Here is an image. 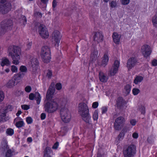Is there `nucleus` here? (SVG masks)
Masks as SVG:
<instances>
[{"label":"nucleus","instance_id":"nucleus-1","mask_svg":"<svg viewBox=\"0 0 157 157\" xmlns=\"http://www.w3.org/2000/svg\"><path fill=\"white\" fill-rule=\"evenodd\" d=\"M8 52L9 56H11L13 64L17 65L19 63L21 55V49L18 47L11 45L8 48Z\"/></svg>","mask_w":157,"mask_h":157},{"label":"nucleus","instance_id":"nucleus-2","mask_svg":"<svg viewBox=\"0 0 157 157\" xmlns=\"http://www.w3.org/2000/svg\"><path fill=\"white\" fill-rule=\"evenodd\" d=\"M54 86L50 88V113L56 111L58 108L57 98L55 97L56 93Z\"/></svg>","mask_w":157,"mask_h":157},{"label":"nucleus","instance_id":"nucleus-3","mask_svg":"<svg viewBox=\"0 0 157 157\" xmlns=\"http://www.w3.org/2000/svg\"><path fill=\"white\" fill-rule=\"evenodd\" d=\"M61 36L57 30H55L52 33L51 40V44L53 46L58 47L61 40Z\"/></svg>","mask_w":157,"mask_h":157},{"label":"nucleus","instance_id":"nucleus-4","mask_svg":"<svg viewBox=\"0 0 157 157\" xmlns=\"http://www.w3.org/2000/svg\"><path fill=\"white\" fill-rule=\"evenodd\" d=\"M13 27V22L8 20L6 22L2 21L0 23V36L4 34L7 30H11Z\"/></svg>","mask_w":157,"mask_h":157},{"label":"nucleus","instance_id":"nucleus-5","mask_svg":"<svg viewBox=\"0 0 157 157\" xmlns=\"http://www.w3.org/2000/svg\"><path fill=\"white\" fill-rule=\"evenodd\" d=\"M60 114L62 120L65 123H68L71 120V113L68 109L63 107L61 109Z\"/></svg>","mask_w":157,"mask_h":157},{"label":"nucleus","instance_id":"nucleus-6","mask_svg":"<svg viewBox=\"0 0 157 157\" xmlns=\"http://www.w3.org/2000/svg\"><path fill=\"white\" fill-rule=\"evenodd\" d=\"M136 152V147L134 145H131L125 149L123 151L124 157H132Z\"/></svg>","mask_w":157,"mask_h":157},{"label":"nucleus","instance_id":"nucleus-7","mask_svg":"<svg viewBox=\"0 0 157 157\" xmlns=\"http://www.w3.org/2000/svg\"><path fill=\"white\" fill-rule=\"evenodd\" d=\"M49 48L48 46H44L42 47L41 56L43 60L45 63H48L49 61Z\"/></svg>","mask_w":157,"mask_h":157},{"label":"nucleus","instance_id":"nucleus-8","mask_svg":"<svg viewBox=\"0 0 157 157\" xmlns=\"http://www.w3.org/2000/svg\"><path fill=\"white\" fill-rule=\"evenodd\" d=\"M125 122L124 118L120 117L116 118L114 124V128L117 130H120L123 126Z\"/></svg>","mask_w":157,"mask_h":157},{"label":"nucleus","instance_id":"nucleus-9","mask_svg":"<svg viewBox=\"0 0 157 157\" xmlns=\"http://www.w3.org/2000/svg\"><path fill=\"white\" fill-rule=\"evenodd\" d=\"M38 33L43 38H47L49 36V33L45 26L41 24L38 28Z\"/></svg>","mask_w":157,"mask_h":157},{"label":"nucleus","instance_id":"nucleus-10","mask_svg":"<svg viewBox=\"0 0 157 157\" xmlns=\"http://www.w3.org/2000/svg\"><path fill=\"white\" fill-rule=\"evenodd\" d=\"M78 111L80 115H82L89 113V109L87 105L84 103H80L78 105Z\"/></svg>","mask_w":157,"mask_h":157},{"label":"nucleus","instance_id":"nucleus-11","mask_svg":"<svg viewBox=\"0 0 157 157\" xmlns=\"http://www.w3.org/2000/svg\"><path fill=\"white\" fill-rule=\"evenodd\" d=\"M11 4L8 2L2 4L0 6V12L2 14L7 13L11 10Z\"/></svg>","mask_w":157,"mask_h":157},{"label":"nucleus","instance_id":"nucleus-12","mask_svg":"<svg viewBox=\"0 0 157 157\" xmlns=\"http://www.w3.org/2000/svg\"><path fill=\"white\" fill-rule=\"evenodd\" d=\"M141 51L145 57H147L151 54V50L150 46L145 44L142 47Z\"/></svg>","mask_w":157,"mask_h":157},{"label":"nucleus","instance_id":"nucleus-13","mask_svg":"<svg viewBox=\"0 0 157 157\" xmlns=\"http://www.w3.org/2000/svg\"><path fill=\"white\" fill-rule=\"evenodd\" d=\"M119 65V61L117 60H116L114 62L113 65L109 71V75L111 76L115 75L117 72Z\"/></svg>","mask_w":157,"mask_h":157},{"label":"nucleus","instance_id":"nucleus-14","mask_svg":"<svg viewBox=\"0 0 157 157\" xmlns=\"http://www.w3.org/2000/svg\"><path fill=\"white\" fill-rule=\"evenodd\" d=\"M137 63V60L136 58L132 57L129 58L127 63V67L128 70H130L134 67Z\"/></svg>","mask_w":157,"mask_h":157},{"label":"nucleus","instance_id":"nucleus-15","mask_svg":"<svg viewBox=\"0 0 157 157\" xmlns=\"http://www.w3.org/2000/svg\"><path fill=\"white\" fill-rule=\"evenodd\" d=\"M16 127L20 128L25 126V123L23 119L20 117H17L15 118L13 121Z\"/></svg>","mask_w":157,"mask_h":157},{"label":"nucleus","instance_id":"nucleus-16","mask_svg":"<svg viewBox=\"0 0 157 157\" xmlns=\"http://www.w3.org/2000/svg\"><path fill=\"white\" fill-rule=\"evenodd\" d=\"M17 80V77L16 76L14 77L10 80H9L6 84V86L8 88H12L14 87L16 84V81Z\"/></svg>","mask_w":157,"mask_h":157},{"label":"nucleus","instance_id":"nucleus-17","mask_svg":"<svg viewBox=\"0 0 157 157\" xmlns=\"http://www.w3.org/2000/svg\"><path fill=\"white\" fill-rule=\"evenodd\" d=\"M31 65L33 71L35 72L37 69L38 66V62L36 58H33L31 60Z\"/></svg>","mask_w":157,"mask_h":157},{"label":"nucleus","instance_id":"nucleus-18","mask_svg":"<svg viewBox=\"0 0 157 157\" xmlns=\"http://www.w3.org/2000/svg\"><path fill=\"white\" fill-rule=\"evenodd\" d=\"M117 107L120 109L125 108L126 107V103L122 98L119 97L117 100Z\"/></svg>","mask_w":157,"mask_h":157},{"label":"nucleus","instance_id":"nucleus-19","mask_svg":"<svg viewBox=\"0 0 157 157\" xmlns=\"http://www.w3.org/2000/svg\"><path fill=\"white\" fill-rule=\"evenodd\" d=\"M103 36L101 32H97L95 33L94 36V41L98 43L102 42L103 40Z\"/></svg>","mask_w":157,"mask_h":157},{"label":"nucleus","instance_id":"nucleus-20","mask_svg":"<svg viewBox=\"0 0 157 157\" xmlns=\"http://www.w3.org/2000/svg\"><path fill=\"white\" fill-rule=\"evenodd\" d=\"M81 116L82 117V119L86 123L88 124H91V117L89 113L81 115Z\"/></svg>","mask_w":157,"mask_h":157},{"label":"nucleus","instance_id":"nucleus-21","mask_svg":"<svg viewBox=\"0 0 157 157\" xmlns=\"http://www.w3.org/2000/svg\"><path fill=\"white\" fill-rule=\"evenodd\" d=\"M49 88L48 90L46 96V99L44 101V108L45 111L48 112L49 111V94L48 91Z\"/></svg>","mask_w":157,"mask_h":157},{"label":"nucleus","instance_id":"nucleus-22","mask_svg":"<svg viewBox=\"0 0 157 157\" xmlns=\"http://www.w3.org/2000/svg\"><path fill=\"white\" fill-rule=\"evenodd\" d=\"M112 37L113 41L116 44H118L120 43V39L121 37V35L117 33H114L112 35Z\"/></svg>","mask_w":157,"mask_h":157},{"label":"nucleus","instance_id":"nucleus-23","mask_svg":"<svg viewBox=\"0 0 157 157\" xmlns=\"http://www.w3.org/2000/svg\"><path fill=\"white\" fill-rule=\"evenodd\" d=\"M98 52L96 50H94L91 53L90 60L91 62L93 63L97 59Z\"/></svg>","mask_w":157,"mask_h":157},{"label":"nucleus","instance_id":"nucleus-24","mask_svg":"<svg viewBox=\"0 0 157 157\" xmlns=\"http://www.w3.org/2000/svg\"><path fill=\"white\" fill-rule=\"evenodd\" d=\"M99 77L100 81L103 82H106L108 79V77L102 72H99Z\"/></svg>","mask_w":157,"mask_h":157},{"label":"nucleus","instance_id":"nucleus-25","mask_svg":"<svg viewBox=\"0 0 157 157\" xmlns=\"http://www.w3.org/2000/svg\"><path fill=\"white\" fill-rule=\"evenodd\" d=\"M0 64L1 65L2 67L5 66H8L10 65V62L7 58H3L1 59Z\"/></svg>","mask_w":157,"mask_h":157},{"label":"nucleus","instance_id":"nucleus-26","mask_svg":"<svg viewBox=\"0 0 157 157\" xmlns=\"http://www.w3.org/2000/svg\"><path fill=\"white\" fill-rule=\"evenodd\" d=\"M6 111L4 109L0 110V122L6 121L7 119H6Z\"/></svg>","mask_w":157,"mask_h":157},{"label":"nucleus","instance_id":"nucleus-27","mask_svg":"<svg viewBox=\"0 0 157 157\" xmlns=\"http://www.w3.org/2000/svg\"><path fill=\"white\" fill-rule=\"evenodd\" d=\"M109 61V57L107 54H105L102 58L101 65L104 67L108 63Z\"/></svg>","mask_w":157,"mask_h":157},{"label":"nucleus","instance_id":"nucleus-28","mask_svg":"<svg viewBox=\"0 0 157 157\" xmlns=\"http://www.w3.org/2000/svg\"><path fill=\"white\" fill-rule=\"evenodd\" d=\"M143 79V78L142 76H136L134 78V83L135 84H139L142 82Z\"/></svg>","mask_w":157,"mask_h":157},{"label":"nucleus","instance_id":"nucleus-29","mask_svg":"<svg viewBox=\"0 0 157 157\" xmlns=\"http://www.w3.org/2000/svg\"><path fill=\"white\" fill-rule=\"evenodd\" d=\"M5 149L7 150V152L6 153V157H10L12 155V152L10 149H8V146L6 143V145L4 147L3 149L4 150H5Z\"/></svg>","mask_w":157,"mask_h":157},{"label":"nucleus","instance_id":"nucleus-30","mask_svg":"<svg viewBox=\"0 0 157 157\" xmlns=\"http://www.w3.org/2000/svg\"><path fill=\"white\" fill-rule=\"evenodd\" d=\"M19 22L21 25H23L24 26H25L27 22V19L26 17L24 16H21L19 19Z\"/></svg>","mask_w":157,"mask_h":157},{"label":"nucleus","instance_id":"nucleus-31","mask_svg":"<svg viewBox=\"0 0 157 157\" xmlns=\"http://www.w3.org/2000/svg\"><path fill=\"white\" fill-rule=\"evenodd\" d=\"M61 99H62V105H66L69 101V99L68 98V97L66 96H64Z\"/></svg>","mask_w":157,"mask_h":157},{"label":"nucleus","instance_id":"nucleus-32","mask_svg":"<svg viewBox=\"0 0 157 157\" xmlns=\"http://www.w3.org/2000/svg\"><path fill=\"white\" fill-rule=\"evenodd\" d=\"M25 74V73L20 72L14 76H16L17 77V79H21L24 77Z\"/></svg>","mask_w":157,"mask_h":157},{"label":"nucleus","instance_id":"nucleus-33","mask_svg":"<svg viewBox=\"0 0 157 157\" xmlns=\"http://www.w3.org/2000/svg\"><path fill=\"white\" fill-rule=\"evenodd\" d=\"M36 98L35 99L36 100V103L38 105L40 104L41 101V96L40 94L38 92H36Z\"/></svg>","mask_w":157,"mask_h":157},{"label":"nucleus","instance_id":"nucleus-34","mask_svg":"<svg viewBox=\"0 0 157 157\" xmlns=\"http://www.w3.org/2000/svg\"><path fill=\"white\" fill-rule=\"evenodd\" d=\"M109 5L110 7L112 8H116L117 6L116 2L113 0L109 2Z\"/></svg>","mask_w":157,"mask_h":157},{"label":"nucleus","instance_id":"nucleus-35","mask_svg":"<svg viewBox=\"0 0 157 157\" xmlns=\"http://www.w3.org/2000/svg\"><path fill=\"white\" fill-rule=\"evenodd\" d=\"M14 130L11 128H8L6 129V134L10 136H12L14 134Z\"/></svg>","mask_w":157,"mask_h":157},{"label":"nucleus","instance_id":"nucleus-36","mask_svg":"<svg viewBox=\"0 0 157 157\" xmlns=\"http://www.w3.org/2000/svg\"><path fill=\"white\" fill-rule=\"evenodd\" d=\"M67 131V128L66 127H64L61 128L60 132V135L61 136H64L66 133Z\"/></svg>","mask_w":157,"mask_h":157},{"label":"nucleus","instance_id":"nucleus-37","mask_svg":"<svg viewBox=\"0 0 157 157\" xmlns=\"http://www.w3.org/2000/svg\"><path fill=\"white\" fill-rule=\"evenodd\" d=\"M152 22L154 25L157 24V13H156L152 18Z\"/></svg>","mask_w":157,"mask_h":157},{"label":"nucleus","instance_id":"nucleus-38","mask_svg":"<svg viewBox=\"0 0 157 157\" xmlns=\"http://www.w3.org/2000/svg\"><path fill=\"white\" fill-rule=\"evenodd\" d=\"M98 112L97 111H95L93 115V118L94 120L97 121L98 118Z\"/></svg>","mask_w":157,"mask_h":157},{"label":"nucleus","instance_id":"nucleus-39","mask_svg":"<svg viewBox=\"0 0 157 157\" xmlns=\"http://www.w3.org/2000/svg\"><path fill=\"white\" fill-rule=\"evenodd\" d=\"M131 86L128 84H127L125 86L124 89L125 90L126 93L128 94L129 93L131 89Z\"/></svg>","mask_w":157,"mask_h":157},{"label":"nucleus","instance_id":"nucleus-40","mask_svg":"<svg viewBox=\"0 0 157 157\" xmlns=\"http://www.w3.org/2000/svg\"><path fill=\"white\" fill-rule=\"evenodd\" d=\"M20 72H23L25 73L27 71V68L26 67L24 66H21L20 67Z\"/></svg>","mask_w":157,"mask_h":157},{"label":"nucleus","instance_id":"nucleus-41","mask_svg":"<svg viewBox=\"0 0 157 157\" xmlns=\"http://www.w3.org/2000/svg\"><path fill=\"white\" fill-rule=\"evenodd\" d=\"M29 98L30 100H33L35 98H36V93L35 94L31 93L29 95Z\"/></svg>","mask_w":157,"mask_h":157},{"label":"nucleus","instance_id":"nucleus-42","mask_svg":"<svg viewBox=\"0 0 157 157\" xmlns=\"http://www.w3.org/2000/svg\"><path fill=\"white\" fill-rule=\"evenodd\" d=\"M56 88L58 90H61L62 87V84L60 83H57L56 85Z\"/></svg>","mask_w":157,"mask_h":157},{"label":"nucleus","instance_id":"nucleus-43","mask_svg":"<svg viewBox=\"0 0 157 157\" xmlns=\"http://www.w3.org/2000/svg\"><path fill=\"white\" fill-rule=\"evenodd\" d=\"M49 148L46 147L44 152V157H49L48 152Z\"/></svg>","mask_w":157,"mask_h":157},{"label":"nucleus","instance_id":"nucleus-44","mask_svg":"<svg viewBox=\"0 0 157 157\" xmlns=\"http://www.w3.org/2000/svg\"><path fill=\"white\" fill-rule=\"evenodd\" d=\"M34 16L36 17H41L42 16V14L37 11H34Z\"/></svg>","mask_w":157,"mask_h":157},{"label":"nucleus","instance_id":"nucleus-45","mask_svg":"<svg viewBox=\"0 0 157 157\" xmlns=\"http://www.w3.org/2000/svg\"><path fill=\"white\" fill-rule=\"evenodd\" d=\"M17 68L14 65H12L11 67V70L13 73H16L17 71Z\"/></svg>","mask_w":157,"mask_h":157},{"label":"nucleus","instance_id":"nucleus-46","mask_svg":"<svg viewBox=\"0 0 157 157\" xmlns=\"http://www.w3.org/2000/svg\"><path fill=\"white\" fill-rule=\"evenodd\" d=\"M132 91L133 94L135 95L138 94L140 92V90L137 88H134Z\"/></svg>","mask_w":157,"mask_h":157},{"label":"nucleus","instance_id":"nucleus-47","mask_svg":"<svg viewBox=\"0 0 157 157\" xmlns=\"http://www.w3.org/2000/svg\"><path fill=\"white\" fill-rule=\"evenodd\" d=\"M4 98V94L2 91H0V102L3 101Z\"/></svg>","mask_w":157,"mask_h":157},{"label":"nucleus","instance_id":"nucleus-48","mask_svg":"<svg viewBox=\"0 0 157 157\" xmlns=\"http://www.w3.org/2000/svg\"><path fill=\"white\" fill-rule=\"evenodd\" d=\"M26 121L28 124H31L33 122V120L31 117H28L26 118Z\"/></svg>","mask_w":157,"mask_h":157},{"label":"nucleus","instance_id":"nucleus-49","mask_svg":"<svg viewBox=\"0 0 157 157\" xmlns=\"http://www.w3.org/2000/svg\"><path fill=\"white\" fill-rule=\"evenodd\" d=\"M139 110L142 114H144L145 113V108L144 106H141L139 108Z\"/></svg>","mask_w":157,"mask_h":157},{"label":"nucleus","instance_id":"nucleus-50","mask_svg":"<svg viewBox=\"0 0 157 157\" xmlns=\"http://www.w3.org/2000/svg\"><path fill=\"white\" fill-rule=\"evenodd\" d=\"M130 0H122L121 1V4L126 5L128 4L130 2Z\"/></svg>","mask_w":157,"mask_h":157},{"label":"nucleus","instance_id":"nucleus-51","mask_svg":"<svg viewBox=\"0 0 157 157\" xmlns=\"http://www.w3.org/2000/svg\"><path fill=\"white\" fill-rule=\"evenodd\" d=\"M124 133H123L122 132H121L120 133L119 135L117 138L119 140H121L122 139L123 137H124Z\"/></svg>","mask_w":157,"mask_h":157},{"label":"nucleus","instance_id":"nucleus-52","mask_svg":"<svg viewBox=\"0 0 157 157\" xmlns=\"http://www.w3.org/2000/svg\"><path fill=\"white\" fill-rule=\"evenodd\" d=\"M102 113V114L105 113L107 111V107L106 106L103 107L101 108Z\"/></svg>","mask_w":157,"mask_h":157},{"label":"nucleus","instance_id":"nucleus-53","mask_svg":"<svg viewBox=\"0 0 157 157\" xmlns=\"http://www.w3.org/2000/svg\"><path fill=\"white\" fill-rule=\"evenodd\" d=\"M25 90L26 92L29 93L31 91V88L29 86H27L25 87Z\"/></svg>","mask_w":157,"mask_h":157},{"label":"nucleus","instance_id":"nucleus-54","mask_svg":"<svg viewBox=\"0 0 157 157\" xmlns=\"http://www.w3.org/2000/svg\"><path fill=\"white\" fill-rule=\"evenodd\" d=\"M98 105V103L97 102H95L93 103L92 107L93 108L95 109L97 108Z\"/></svg>","mask_w":157,"mask_h":157},{"label":"nucleus","instance_id":"nucleus-55","mask_svg":"<svg viewBox=\"0 0 157 157\" xmlns=\"http://www.w3.org/2000/svg\"><path fill=\"white\" fill-rule=\"evenodd\" d=\"M21 107L22 109L25 110H27L29 108V106L26 105H21Z\"/></svg>","mask_w":157,"mask_h":157},{"label":"nucleus","instance_id":"nucleus-56","mask_svg":"<svg viewBox=\"0 0 157 157\" xmlns=\"http://www.w3.org/2000/svg\"><path fill=\"white\" fill-rule=\"evenodd\" d=\"M59 146V143L58 142H56L53 146L52 148L53 149H56Z\"/></svg>","mask_w":157,"mask_h":157},{"label":"nucleus","instance_id":"nucleus-57","mask_svg":"<svg viewBox=\"0 0 157 157\" xmlns=\"http://www.w3.org/2000/svg\"><path fill=\"white\" fill-rule=\"evenodd\" d=\"M152 65L153 66H157V59H154L151 62Z\"/></svg>","mask_w":157,"mask_h":157},{"label":"nucleus","instance_id":"nucleus-58","mask_svg":"<svg viewBox=\"0 0 157 157\" xmlns=\"http://www.w3.org/2000/svg\"><path fill=\"white\" fill-rule=\"evenodd\" d=\"M130 124L133 126L135 125L136 121L135 119H132L130 121Z\"/></svg>","mask_w":157,"mask_h":157},{"label":"nucleus","instance_id":"nucleus-59","mask_svg":"<svg viewBox=\"0 0 157 157\" xmlns=\"http://www.w3.org/2000/svg\"><path fill=\"white\" fill-rule=\"evenodd\" d=\"M132 137L134 139H137L138 137V133L136 132H134L132 135Z\"/></svg>","mask_w":157,"mask_h":157},{"label":"nucleus","instance_id":"nucleus-60","mask_svg":"<svg viewBox=\"0 0 157 157\" xmlns=\"http://www.w3.org/2000/svg\"><path fill=\"white\" fill-rule=\"evenodd\" d=\"M32 44V42H29L28 43H27V49H29L31 47Z\"/></svg>","mask_w":157,"mask_h":157},{"label":"nucleus","instance_id":"nucleus-61","mask_svg":"<svg viewBox=\"0 0 157 157\" xmlns=\"http://www.w3.org/2000/svg\"><path fill=\"white\" fill-rule=\"evenodd\" d=\"M57 2L56 0H53L52 2V7L55 8L56 6Z\"/></svg>","mask_w":157,"mask_h":157},{"label":"nucleus","instance_id":"nucleus-62","mask_svg":"<svg viewBox=\"0 0 157 157\" xmlns=\"http://www.w3.org/2000/svg\"><path fill=\"white\" fill-rule=\"evenodd\" d=\"M46 117L45 114L44 113H42L41 115V120H43Z\"/></svg>","mask_w":157,"mask_h":157},{"label":"nucleus","instance_id":"nucleus-63","mask_svg":"<svg viewBox=\"0 0 157 157\" xmlns=\"http://www.w3.org/2000/svg\"><path fill=\"white\" fill-rule=\"evenodd\" d=\"M127 129L126 128H124L121 131V132H122L123 133H124V134L125 133L127 132Z\"/></svg>","mask_w":157,"mask_h":157},{"label":"nucleus","instance_id":"nucleus-64","mask_svg":"<svg viewBox=\"0 0 157 157\" xmlns=\"http://www.w3.org/2000/svg\"><path fill=\"white\" fill-rule=\"evenodd\" d=\"M21 113L22 112L21 110H18L17 112L16 113V115L18 117Z\"/></svg>","mask_w":157,"mask_h":157}]
</instances>
